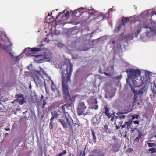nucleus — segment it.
Returning <instances> with one entry per match:
<instances>
[{"label": "nucleus", "mask_w": 156, "mask_h": 156, "mask_svg": "<svg viewBox=\"0 0 156 156\" xmlns=\"http://www.w3.org/2000/svg\"><path fill=\"white\" fill-rule=\"evenodd\" d=\"M99 155H96V154H94L93 155H90L89 156H98Z\"/></svg>", "instance_id": "37"}, {"label": "nucleus", "mask_w": 156, "mask_h": 156, "mask_svg": "<svg viewBox=\"0 0 156 156\" xmlns=\"http://www.w3.org/2000/svg\"><path fill=\"white\" fill-rule=\"evenodd\" d=\"M133 123L135 124H139V121H133Z\"/></svg>", "instance_id": "31"}, {"label": "nucleus", "mask_w": 156, "mask_h": 156, "mask_svg": "<svg viewBox=\"0 0 156 156\" xmlns=\"http://www.w3.org/2000/svg\"><path fill=\"white\" fill-rule=\"evenodd\" d=\"M47 156H49L48 155Z\"/></svg>", "instance_id": "47"}, {"label": "nucleus", "mask_w": 156, "mask_h": 156, "mask_svg": "<svg viewBox=\"0 0 156 156\" xmlns=\"http://www.w3.org/2000/svg\"><path fill=\"white\" fill-rule=\"evenodd\" d=\"M6 129V130H9V129Z\"/></svg>", "instance_id": "44"}, {"label": "nucleus", "mask_w": 156, "mask_h": 156, "mask_svg": "<svg viewBox=\"0 0 156 156\" xmlns=\"http://www.w3.org/2000/svg\"><path fill=\"white\" fill-rule=\"evenodd\" d=\"M51 122L50 123V129H51L53 128V123L52 122H53V120H50Z\"/></svg>", "instance_id": "29"}, {"label": "nucleus", "mask_w": 156, "mask_h": 156, "mask_svg": "<svg viewBox=\"0 0 156 156\" xmlns=\"http://www.w3.org/2000/svg\"><path fill=\"white\" fill-rule=\"evenodd\" d=\"M141 135L140 133H139L138 136L134 140L135 142H138L140 138L141 137Z\"/></svg>", "instance_id": "21"}, {"label": "nucleus", "mask_w": 156, "mask_h": 156, "mask_svg": "<svg viewBox=\"0 0 156 156\" xmlns=\"http://www.w3.org/2000/svg\"><path fill=\"white\" fill-rule=\"evenodd\" d=\"M147 144L149 147H155L156 146V144L154 143H148Z\"/></svg>", "instance_id": "22"}, {"label": "nucleus", "mask_w": 156, "mask_h": 156, "mask_svg": "<svg viewBox=\"0 0 156 156\" xmlns=\"http://www.w3.org/2000/svg\"><path fill=\"white\" fill-rule=\"evenodd\" d=\"M123 114L124 113L120 112L117 113V115L118 116L114 115L112 118L111 120L112 121L116 119L115 121H116L119 120H122V119H124L125 118V116L123 115Z\"/></svg>", "instance_id": "12"}, {"label": "nucleus", "mask_w": 156, "mask_h": 156, "mask_svg": "<svg viewBox=\"0 0 156 156\" xmlns=\"http://www.w3.org/2000/svg\"><path fill=\"white\" fill-rule=\"evenodd\" d=\"M140 30H135L134 31V34H126L125 32L122 33L120 37V39L122 40L124 42H128L129 40L133 39L134 37H137L140 32Z\"/></svg>", "instance_id": "6"}, {"label": "nucleus", "mask_w": 156, "mask_h": 156, "mask_svg": "<svg viewBox=\"0 0 156 156\" xmlns=\"http://www.w3.org/2000/svg\"><path fill=\"white\" fill-rule=\"evenodd\" d=\"M154 137L156 138V135H155Z\"/></svg>", "instance_id": "45"}, {"label": "nucleus", "mask_w": 156, "mask_h": 156, "mask_svg": "<svg viewBox=\"0 0 156 156\" xmlns=\"http://www.w3.org/2000/svg\"><path fill=\"white\" fill-rule=\"evenodd\" d=\"M50 80L52 82V83L51 84V89L53 91L55 92L56 93V95L57 96H60V94L59 90L57 89V88L55 85L54 83L52 81V80L50 79Z\"/></svg>", "instance_id": "13"}, {"label": "nucleus", "mask_w": 156, "mask_h": 156, "mask_svg": "<svg viewBox=\"0 0 156 156\" xmlns=\"http://www.w3.org/2000/svg\"><path fill=\"white\" fill-rule=\"evenodd\" d=\"M98 108V106L97 105H94L90 107V108L91 109H97Z\"/></svg>", "instance_id": "24"}, {"label": "nucleus", "mask_w": 156, "mask_h": 156, "mask_svg": "<svg viewBox=\"0 0 156 156\" xmlns=\"http://www.w3.org/2000/svg\"><path fill=\"white\" fill-rule=\"evenodd\" d=\"M104 113L108 117V118H110L112 117V115H111L109 113V108H108L107 106H106L104 108Z\"/></svg>", "instance_id": "15"}, {"label": "nucleus", "mask_w": 156, "mask_h": 156, "mask_svg": "<svg viewBox=\"0 0 156 156\" xmlns=\"http://www.w3.org/2000/svg\"><path fill=\"white\" fill-rule=\"evenodd\" d=\"M45 89H46V91L47 92V88H46V87H45Z\"/></svg>", "instance_id": "43"}, {"label": "nucleus", "mask_w": 156, "mask_h": 156, "mask_svg": "<svg viewBox=\"0 0 156 156\" xmlns=\"http://www.w3.org/2000/svg\"><path fill=\"white\" fill-rule=\"evenodd\" d=\"M48 51H47V52H45V54L43 55H31V56H34L36 58L35 60L37 62H40L44 59L47 60V61L50 60L51 53L49 52Z\"/></svg>", "instance_id": "7"}, {"label": "nucleus", "mask_w": 156, "mask_h": 156, "mask_svg": "<svg viewBox=\"0 0 156 156\" xmlns=\"http://www.w3.org/2000/svg\"><path fill=\"white\" fill-rule=\"evenodd\" d=\"M130 21L131 22H132L135 21V19L133 17H122V24H120L119 26L117 27L114 30V32L117 33L118 31L121 28L122 25H124L126 23H127L128 22Z\"/></svg>", "instance_id": "9"}, {"label": "nucleus", "mask_w": 156, "mask_h": 156, "mask_svg": "<svg viewBox=\"0 0 156 156\" xmlns=\"http://www.w3.org/2000/svg\"><path fill=\"white\" fill-rule=\"evenodd\" d=\"M69 11H67L65 14V16L66 18L69 17Z\"/></svg>", "instance_id": "30"}, {"label": "nucleus", "mask_w": 156, "mask_h": 156, "mask_svg": "<svg viewBox=\"0 0 156 156\" xmlns=\"http://www.w3.org/2000/svg\"><path fill=\"white\" fill-rule=\"evenodd\" d=\"M104 73L106 75H109V74H108V73H107L106 72H105Z\"/></svg>", "instance_id": "40"}, {"label": "nucleus", "mask_w": 156, "mask_h": 156, "mask_svg": "<svg viewBox=\"0 0 156 156\" xmlns=\"http://www.w3.org/2000/svg\"><path fill=\"white\" fill-rule=\"evenodd\" d=\"M104 127L105 130H107L108 129V126L107 125H104Z\"/></svg>", "instance_id": "32"}, {"label": "nucleus", "mask_w": 156, "mask_h": 156, "mask_svg": "<svg viewBox=\"0 0 156 156\" xmlns=\"http://www.w3.org/2000/svg\"><path fill=\"white\" fill-rule=\"evenodd\" d=\"M19 102V104L20 105H22L24 103H26V101L24 98H23L22 99L20 100L19 101L18 99H16L15 100L13 101L12 103H14L15 102Z\"/></svg>", "instance_id": "14"}, {"label": "nucleus", "mask_w": 156, "mask_h": 156, "mask_svg": "<svg viewBox=\"0 0 156 156\" xmlns=\"http://www.w3.org/2000/svg\"><path fill=\"white\" fill-rule=\"evenodd\" d=\"M149 151H151V153H156V149L152 148L148 149Z\"/></svg>", "instance_id": "23"}, {"label": "nucleus", "mask_w": 156, "mask_h": 156, "mask_svg": "<svg viewBox=\"0 0 156 156\" xmlns=\"http://www.w3.org/2000/svg\"><path fill=\"white\" fill-rule=\"evenodd\" d=\"M152 15H156V12H155L154 11H153L152 12Z\"/></svg>", "instance_id": "34"}, {"label": "nucleus", "mask_w": 156, "mask_h": 156, "mask_svg": "<svg viewBox=\"0 0 156 156\" xmlns=\"http://www.w3.org/2000/svg\"><path fill=\"white\" fill-rule=\"evenodd\" d=\"M144 27L147 30L146 34L148 36L156 34V27L154 22L148 23Z\"/></svg>", "instance_id": "5"}, {"label": "nucleus", "mask_w": 156, "mask_h": 156, "mask_svg": "<svg viewBox=\"0 0 156 156\" xmlns=\"http://www.w3.org/2000/svg\"><path fill=\"white\" fill-rule=\"evenodd\" d=\"M2 35H3L5 37V40L7 41H8V42L9 43V41L8 39V38H7L6 37V34L5 33L3 32V33H2Z\"/></svg>", "instance_id": "26"}, {"label": "nucleus", "mask_w": 156, "mask_h": 156, "mask_svg": "<svg viewBox=\"0 0 156 156\" xmlns=\"http://www.w3.org/2000/svg\"><path fill=\"white\" fill-rule=\"evenodd\" d=\"M64 114L66 120V122H65L64 120L62 119H58V121L61 123L64 128H67L68 125L69 130L73 131L72 127L73 125H75L73 122V120H72L71 118L69 116L68 113L65 112Z\"/></svg>", "instance_id": "3"}, {"label": "nucleus", "mask_w": 156, "mask_h": 156, "mask_svg": "<svg viewBox=\"0 0 156 156\" xmlns=\"http://www.w3.org/2000/svg\"><path fill=\"white\" fill-rule=\"evenodd\" d=\"M139 117V115H135V117H134L136 118V119H138Z\"/></svg>", "instance_id": "36"}, {"label": "nucleus", "mask_w": 156, "mask_h": 156, "mask_svg": "<svg viewBox=\"0 0 156 156\" xmlns=\"http://www.w3.org/2000/svg\"><path fill=\"white\" fill-rule=\"evenodd\" d=\"M89 13H90V14H94V13L93 12H89Z\"/></svg>", "instance_id": "41"}, {"label": "nucleus", "mask_w": 156, "mask_h": 156, "mask_svg": "<svg viewBox=\"0 0 156 156\" xmlns=\"http://www.w3.org/2000/svg\"><path fill=\"white\" fill-rule=\"evenodd\" d=\"M127 73L128 78L126 80L127 84L129 86L131 90L134 94L135 101L137 100L138 97H141L144 91V86L143 85H139L136 81L140 76L141 72L138 69H128Z\"/></svg>", "instance_id": "1"}, {"label": "nucleus", "mask_w": 156, "mask_h": 156, "mask_svg": "<svg viewBox=\"0 0 156 156\" xmlns=\"http://www.w3.org/2000/svg\"><path fill=\"white\" fill-rule=\"evenodd\" d=\"M101 153V151L99 150H95L94 151H93V153L94 154H96V155H99L98 156H103L105 155L104 153H102L101 154H100V153Z\"/></svg>", "instance_id": "16"}, {"label": "nucleus", "mask_w": 156, "mask_h": 156, "mask_svg": "<svg viewBox=\"0 0 156 156\" xmlns=\"http://www.w3.org/2000/svg\"><path fill=\"white\" fill-rule=\"evenodd\" d=\"M122 122H123V121H122V122L120 121L119 122V124L118 125V126H116L117 129H119V127H120V126H122V128H124L126 127V125L125 124V123H124V124L123 125H122Z\"/></svg>", "instance_id": "20"}, {"label": "nucleus", "mask_w": 156, "mask_h": 156, "mask_svg": "<svg viewBox=\"0 0 156 156\" xmlns=\"http://www.w3.org/2000/svg\"><path fill=\"white\" fill-rule=\"evenodd\" d=\"M31 87H32V86L31 85V84H30V86L29 87V88L31 89Z\"/></svg>", "instance_id": "38"}, {"label": "nucleus", "mask_w": 156, "mask_h": 156, "mask_svg": "<svg viewBox=\"0 0 156 156\" xmlns=\"http://www.w3.org/2000/svg\"><path fill=\"white\" fill-rule=\"evenodd\" d=\"M84 9L83 8H81L77 9V10H75L73 12L72 14L73 15H76V12L78 11H79V12L82 13L83 12L82 11V10H84Z\"/></svg>", "instance_id": "18"}, {"label": "nucleus", "mask_w": 156, "mask_h": 156, "mask_svg": "<svg viewBox=\"0 0 156 156\" xmlns=\"http://www.w3.org/2000/svg\"><path fill=\"white\" fill-rule=\"evenodd\" d=\"M132 123V121L129 120L127 122H125V124L126 125V127L127 130L129 129L130 128V124Z\"/></svg>", "instance_id": "19"}, {"label": "nucleus", "mask_w": 156, "mask_h": 156, "mask_svg": "<svg viewBox=\"0 0 156 156\" xmlns=\"http://www.w3.org/2000/svg\"><path fill=\"white\" fill-rule=\"evenodd\" d=\"M16 97L18 98H24L23 97V95L20 93L16 95Z\"/></svg>", "instance_id": "28"}, {"label": "nucleus", "mask_w": 156, "mask_h": 156, "mask_svg": "<svg viewBox=\"0 0 156 156\" xmlns=\"http://www.w3.org/2000/svg\"><path fill=\"white\" fill-rule=\"evenodd\" d=\"M41 48H28L27 49H25L24 52L26 53V55H31L32 53H34V52H37L40 51Z\"/></svg>", "instance_id": "11"}, {"label": "nucleus", "mask_w": 156, "mask_h": 156, "mask_svg": "<svg viewBox=\"0 0 156 156\" xmlns=\"http://www.w3.org/2000/svg\"><path fill=\"white\" fill-rule=\"evenodd\" d=\"M86 36H90V34H87L86 35ZM89 38H90V37H89Z\"/></svg>", "instance_id": "42"}, {"label": "nucleus", "mask_w": 156, "mask_h": 156, "mask_svg": "<svg viewBox=\"0 0 156 156\" xmlns=\"http://www.w3.org/2000/svg\"><path fill=\"white\" fill-rule=\"evenodd\" d=\"M40 71L37 70H33L32 73L34 75L33 77L36 86L38 87L41 86L43 82V79L41 75V72H43L45 74V73L43 69L41 68H39Z\"/></svg>", "instance_id": "4"}, {"label": "nucleus", "mask_w": 156, "mask_h": 156, "mask_svg": "<svg viewBox=\"0 0 156 156\" xmlns=\"http://www.w3.org/2000/svg\"><path fill=\"white\" fill-rule=\"evenodd\" d=\"M86 107L83 102H80L78 105L77 112L79 115H82L85 114Z\"/></svg>", "instance_id": "10"}, {"label": "nucleus", "mask_w": 156, "mask_h": 156, "mask_svg": "<svg viewBox=\"0 0 156 156\" xmlns=\"http://www.w3.org/2000/svg\"><path fill=\"white\" fill-rule=\"evenodd\" d=\"M3 48L6 50L7 53L12 58L13 60L17 62L20 60L21 55L17 56H14V53L12 51V48L11 47L10 45H5L3 46Z\"/></svg>", "instance_id": "8"}, {"label": "nucleus", "mask_w": 156, "mask_h": 156, "mask_svg": "<svg viewBox=\"0 0 156 156\" xmlns=\"http://www.w3.org/2000/svg\"><path fill=\"white\" fill-rule=\"evenodd\" d=\"M62 13V12H60L59 13V14H58V16L56 17V18H57L58 16H60L61 14Z\"/></svg>", "instance_id": "35"}, {"label": "nucleus", "mask_w": 156, "mask_h": 156, "mask_svg": "<svg viewBox=\"0 0 156 156\" xmlns=\"http://www.w3.org/2000/svg\"><path fill=\"white\" fill-rule=\"evenodd\" d=\"M92 135L93 139L94 140V141L95 142H96V137L95 133L94 132V131H92Z\"/></svg>", "instance_id": "27"}, {"label": "nucleus", "mask_w": 156, "mask_h": 156, "mask_svg": "<svg viewBox=\"0 0 156 156\" xmlns=\"http://www.w3.org/2000/svg\"><path fill=\"white\" fill-rule=\"evenodd\" d=\"M66 153V151L65 150H64L61 153L57 155V156H62L63 155L65 154Z\"/></svg>", "instance_id": "25"}, {"label": "nucleus", "mask_w": 156, "mask_h": 156, "mask_svg": "<svg viewBox=\"0 0 156 156\" xmlns=\"http://www.w3.org/2000/svg\"><path fill=\"white\" fill-rule=\"evenodd\" d=\"M114 151L115 152H117L118 151V149H116L115 150L114 149Z\"/></svg>", "instance_id": "39"}, {"label": "nucleus", "mask_w": 156, "mask_h": 156, "mask_svg": "<svg viewBox=\"0 0 156 156\" xmlns=\"http://www.w3.org/2000/svg\"><path fill=\"white\" fill-rule=\"evenodd\" d=\"M72 65L70 64L68 66L65 64L61 68L63 94L67 100L72 101L69 91L68 85L70 83V78L72 71Z\"/></svg>", "instance_id": "2"}, {"label": "nucleus", "mask_w": 156, "mask_h": 156, "mask_svg": "<svg viewBox=\"0 0 156 156\" xmlns=\"http://www.w3.org/2000/svg\"><path fill=\"white\" fill-rule=\"evenodd\" d=\"M52 117L51 119V120H53L54 118H57L58 115V114L55 111H54L51 112Z\"/></svg>", "instance_id": "17"}, {"label": "nucleus", "mask_w": 156, "mask_h": 156, "mask_svg": "<svg viewBox=\"0 0 156 156\" xmlns=\"http://www.w3.org/2000/svg\"><path fill=\"white\" fill-rule=\"evenodd\" d=\"M46 102H45V101H44L43 102V108H44V106L46 105Z\"/></svg>", "instance_id": "33"}, {"label": "nucleus", "mask_w": 156, "mask_h": 156, "mask_svg": "<svg viewBox=\"0 0 156 156\" xmlns=\"http://www.w3.org/2000/svg\"><path fill=\"white\" fill-rule=\"evenodd\" d=\"M2 41H4V40H3V39H2Z\"/></svg>", "instance_id": "46"}]
</instances>
